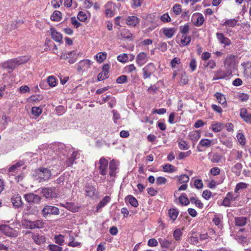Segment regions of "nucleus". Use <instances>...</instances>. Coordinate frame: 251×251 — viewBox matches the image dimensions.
I'll use <instances>...</instances> for the list:
<instances>
[{
  "label": "nucleus",
  "instance_id": "f257e3e1",
  "mask_svg": "<svg viewBox=\"0 0 251 251\" xmlns=\"http://www.w3.org/2000/svg\"><path fill=\"white\" fill-rule=\"evenodd\" d=\"M29 58L28 56H19L8 60L2 63L1 66L3 69L8 70L9 72H12L17 66L26 63Z\"/></svg>",
  "mask_w": 251,
  "mask_h": 251
},
{
  "label": "nucleus",
  "instance_id": "f03ea898",
  "mask_svg": "<svg viewBox=\"0 0 251 251\" xmlns=\"http://www.w3.org/2000/svg\"><path fill=\"white\" fill-rule=\"evenodd\" d=\"M51 174L50 170L41 167L36 171V180L39 182H43L50 179Z\"/></svg>",
  "mask_w": 251,
  "mask_h": 251
},
{
  "label": "nucleus",
  "instance_id": "7ed1b4c3",
  "mask_svg": "<svg viewBox=\"0 0 251 251\" xmlns=\"http://www.w3.org/2000/svg\"><path fill=\"white\" fill-rule=\"evenodd\" d=\"M42 196L47 199L51 200L58 197L57 191L55 187H43L40 189Z\"/></svg>",
  "mask_w": 251,
  "mask_h": 251
},
{
  "label": "nucleus",
  "instance_id": "20e7f679",
  "mask_svg": "<svg viewBox=\"0 0 251 251\" xmlns=\"http://www.w3.org/2000/svg\"><path fill=\"white\" fill-rule=\"evenodd\" d=\"M24 197L26 201L30 205L39 204L42 200L41 196L33 193L25 194Z\"/></svg>",
  "mask_w": 251,
  "mask_h": 251
},
{
  "label": "nucleus",
  "instance_id": "39448f33",
  "mask_svg": "<svg viewBox=\"0 0 251 251\" xmlns=\"http://www.w3.org/2000/svg\"><path fill=\"white\" fill-rule=\"evenodd\" d=\"M43 217L47 218L48 215H58L60 214V211L58 207L54 206L46 205L41 211Z\"/></svg>",
  "mask_w": 251,
  "mask_h": 251
},
{
  "label": "nucleus",
  "instance_id": "423d86ee",
  "mask_svg": "<svg viewBox=\"0 0 251 251\" xmlns=\"http://www.w3.org/2000/svg\"><path fill=\"white\" fill-rule=\"evenodd\" d=\"M0 230L5 235L9 237H16L18 236L17 231L13 228L6 225H0Z\"/></svg>",
  "mask_w": 251,
  "mask_h": 251
},
{
  "label": "nucleus",
  "instance_id": "0eeeda50",
  "mask_svg": "<svg viewBox=\"0 0 251 251\" xmlns=\"http://www.w3.org/2000/svg\"><path fill=\"white\" fill-rule=\"evenodd\" d=\"M117 6L116 4L112 1L108 2L105 5V14L107 17H112L114 15L115 11L116 10Z\"/></svg>",
  "mask_w": 251,
  "mask_h": 251
},
{
  "label": "nucleus",
  "instance_id": "6e6552de",
  "mask_svg": "<svg viewBox=\"0 0 251 251\" xmlns=\"http://www.w3.org/2000/svg\"><path fill=\"white\" fill-rule=\"evenodd\" d=\"M100 166L99 169L100 170V173L102 175L105 176L107 174V170L108 164V161L103 157L100 158L99 160Z\"/></svg>",
  "mask_w": 251,
  "mask_h": 251
},
{
  "label": "nucleus",
  "instance_id": "1a4fd4ad",
  "mask_svg": "<svg viewBox=\"0 0 251 251\" xmlns=\"http://www.w3.org/2000/svg\"><path fill=\"white\" fill-rule=\"evenodd\" d=\"M155 67L153 63H151L147 65L143 69L144 79L150 77Z\"/></svg>",
  "mask_w": 251,
  "mask_h": 251
},
{
  "label": "nucleus",
  "instance_id": "9d476101",
  "mask_svg": "<svg viewBox=\"0 0 251 251\" xmlns=\"http://www.w3.org/2000/svg\"><path fill=\"white\" fill-rule=\"evenodd\" d=\"M159 242L161 246L163 248L170 249V250L173 251L175 249V246H173V241L168 240L165 239H159Z\"/></svg>",
  "mask_w": 251,
  "mask_h": 251
},
{
  "label": "nucleus",
  "instance_id": "9b49d317",
  "mask_svg": "<svg viewBox=\"0 0 251 251\" xmlns=\"http://www.w3.org/2000/svg\"><path fill=\"white\" fill-rule=\"evenodd\" d=\"M147 61V54L144 52H140L136 57V62L139 66H142Z\"/></svg>",
  "mask_w": 251,
  "mask_h": 251
},
{
  "label": "nucleus",
  "instance_id": "f8f14e48",
  "mask_svg": "<svg viewBox=\"0 0 251 251\" xmlns=\"http://www.w3.org/2000/svg\"><path fill=\"white\" fill-rule=\"evenodd\" d=\"M216 37L221 44L229 46L231 43L230 40L228 38L225 37L222 33L217 32L216 33Z\"/></svg>",
  "mask_w": 251,
  "mask_h": 251
},
{
  "label": "nucleus",
  "instance_id": "ddd939ff",
  "mask_svg": "<svg viewBox=\"0 0 251 251\" xmlns=\"http://www.w3.org/2000/svg\"><path fill=\"white\" fill-rule=\"evenodd\" d=\"M212 141L208 139H201L198 147L197 149L199 151H202L203 150L201 149V147H205V148H209L212 145Z\"/></svg>",
  "mask_w": 251,
  "mask_h": 251
},
{
  "label": "nucleus",
  "instance_id": "4468645a",
  "mask_svg": "<svg viewBox=\"0 0 251 251\" xmlns=\"http://www.w3.org/2000/svg\"><path fill=\"white\" fill-rule=\"evenodd\" d=\"M240 115L246 123L251 124V114L248 113L246 108L241 109Z\"/></svg>",
  "mask_w": 251,
  "mask_h": 251
},
{
  "label": "nucleus",
  "instance_id": "2eb2a0df",
  "mask_svg": "<svg viewBox=\"0 0 251 251\" xmlns=\"http://www.w3.org/2000/svg\"><path fill=\"white\" fill-rule=\"evenodd\" d=\"M11 202L16 207H20L23 205L21 197L19 194H15L11 198Z\"/></svg>",
  "mask_w": 251,
  "mask_h": 251
},
{
  "label": "nucleus",
  "instance_id": "dca6fc26",
  "mask_svg": "<svg viewBox=\"0 0 251 251\" xmlns=\"http://www.w3.org/2000/svg\"><path fill=\"white\" fill-rule=\"evenodd\" d=\"M91 61L90 60L85 59L80 61L77 65V70L80 71L83 69H88L91 65Z\"/></svg>",
  "mask_w": 251,
  "mask_h": 251
},
{
  "label": "nucleus",
  "instance_id": "f3484780",
  "mask_svg": "<svg viewBox=\"0 0 251 251\" xmlns=\"http://www.w3.org/2000/svg\"><path fill=\"white\" fill-rule=\"evenodd\" d=\"M50 30L52 38L57 42H61L62 41V34L56 31V30L53 28H51Z\"/></svg>",
  "mask_w": 251,
  "mask_h": 251
},
{
  "label": "nucleus",
  "instance_id": "a211bd4d",
  "mask_svg": "<svg viewBox=\"0 0 251 251\" xmlns=\"http://www.w3.org/2000/svg\"><path fill=\"white\" fill-rule=\"evenodd\" d=\"M223 216L221 214H215L213 218L212 221L214 224L219 228H222L223 227L222 221Z\"/></svg>",
  "mask_w": 251,
  "mask_h": 251
},
{
  "label": "nucleus",
  "instance_id": "6ab92c4d",
  "mask_svg": "<svg viewBox=\"0 0 251 251\" xmlns=\"http://www.w3.org/2000/svg\"><path fill=\"white\" fill-rule=\"evenodd\" d=\"M163 33L168 38H171L176 32L175 28L165 27L162 29Z\"/></svg>",
  "mask_w": 251,
  "mask_h": 251
},
{
  "label": "nucleus",
  "instance_id": "aec40b11",
  "mask_svg": "<svg viewBox=\"0 0 251 251\" xmlns=\"http://www.w3.org/2000/svg\"><path fill=\"white\" fill-rule=\"evenodd\" d=\"M196 17H197V21L194 23V25L197 26H201L204 21L203 15L200 13H198L194 14L192 16V18L194 19Z\"/></svg>",
  "mask_w": 251,
  "mask_h": 251
},
{
  "label": "nucleus",
  "instance_id": "412c9836",
  "mask_svg": "<svg viewBox=\"0 0 251 251\" xmlns=\"http://www.w3.org/2000/svg\"><path fill=\"white\" fill-rule=\"evenodd\" d=\"M140 20L136 16H129L126 19L127 24L132 26H135L139 23Z\"/></svg>",
  "mask_w": 251,
  "mask_h": 251
},
{
  "label": "nucleus",
  "instance_id": "4be33fe9",
  "mask_svg": "<svg viewBox=\"0 0 251 251\" xmlns=\"http://www.w3.org/2000/svg\"><path fill=\"white\" fill-rule=\"evenodd\" d=\"M236 226H243L247 224V218L244 217H236L234 218Z\"/></svg>",
  "mask_w": 251,
  "mask_h": 251
},
{
  "label": "nucleus",
  "instance_id": "5701e85b",
  "mask_svg": "<svg viewBox=\"0 0 251 251\" xmlns=\"http://www.w3.org/2000/svg\"><path fill=\"white\" fill-rule=\"evenodd\" d=\"M126 202H128L129 203L134 207L138 206V201L137 199L132 195H128L125 198Z\"/></svg>",
  "mask_w": 251,
  "mask_h": 251
},
{
  "label": "nucleus",
  "instance_id": "b1692460",
  "mask_svg": "<svg viewBox=\"0 0 251 251\" xmlns=\"http://www.w3.org/2000/svg\"><path fill=\"white\" fill-rule=\"evenodd\" d=\"M117 165L113 160L109 163V175L111 176H116V171L117 170Z\"/></svg>",
  "mask_w": 251,
  "mask_h": 251
},
{
  "label": "nucleus",
  "instance_id": "393cba45",
  "mask_svg": "<svg viewBox=\"0 0 251 251\" xmlns=\"http://www.w3.org/2000/svg\"><path fill=\"white\" fill-rule=\"evenodd\" d=\"M32 238L34 242L38 245H40L45 241V238L43 236H40L38 234H33Z\"/></svg>",
  "mask_w": 251,
  "mask_h": 251
},
{
  "label": "nucleus",
  "instance_id": "a878e982",
  "mask_svg": "<svg viewBox=\"0 0 251 251\" xmlns=\"http://www.w3.org/2000/svg\"><path fill=\"white\" fill-rule=\"evenodd\" d=\"M248 187V184L244 182H239L237 183L235 186L234 190L236 194H239L243 190L246 189Z\"/></svg>",
  "mask_w": 251,
  "mask_h": 251
},
{
  "label": "nucleus",
  "instance_id": "bb28decb",
  "mask_svg": "<svg viewBox=\"0 0 251 251\" xmlns=\"http://www.w3.org/2000/svg\"><path fill=\"white\" fill-rule=\"evenodd\" d=\"M110 197L108 196L104 197L101 201H100L97 206V210L98 211L105 205H106L110 201Z\"/></svg>",
  "mask_w": 251,
  "mask_h": 251
},
{
  "label": "nucleus",
  "instance_id": "cd10ccee",
  "mask_svg": "<svg viewBox=\"0 0 251 251\" xmlns=\"http://www.w3.org/2000/svg\"><path fill=\"white\" fill-rule=\"evenodd\" d=\"M96 189L92 186L87 185L85 187V192L87 195L90 197H93L95 195Z\"/></svg>",
  "mask_w": 251,
  "mask_h": 251
},
{
  "label": "nucleus",
  "instance_id": "c85d7f7f",
  "mask_svg": "<svg viewBox=\"0 0 251 251\" xmlns=\"http://www.w3.org/2000/svg\"><path fill=\"white\" fill-rule=\"evenodd\" d=\"M189 137L192 141H197L201 137V132L199 130L193 131L190 132Z\"/></svg>",
  "mask_w": 251,
  "mask_h": 251
},
{
  "label": "nucleus",
  "instance_id": "c756f323",
  "mask_svg": "<svg viewBox=\"0 0 251 251\" xmlns=\"http://www.w3.org/2000/svg\"><path fill=\"white\" fill-rule=\"evenodd\" d=\"M211 126L212 130L215 132H219L224 128L223 125L218 122H214Z\"/></svg>",
  "mask_w": 251,
  "mask_h": 251
},
{
  "label": "nucleus",
  "instance_id": "7c9ffc66",
  "mask_svg": "<svg viewBox=\"0 0 251 251\" xmlns=\"http://www.w3.org/2000/svg\"><path fill=\"white\" fill-rule=\"evenodd\" d=\"M227 76L226 74L223 71L220 70L215 72V76L213 78L214 80L219 79H223Z\"/></svg>",
  "mask_w": 251,
  "mask_h": 251
},
{
  "label": "nucleus",
  "instance_id": "2f4dec72",
  "mask_svg": "<svg viewBox=\"0 0 251 251\" xmlns=\"http://www.w3.org/2000/svg\"><path fill=\"white\" fill-rule=\"evenodd\" d=\"M178 211L176 209H170L168 211L169 217L173 221L176 220L178 215Z\"/></svg>",
  "mask_w": 251,
  "mask_h": 251
},
{
  "label": "nucleus",
  "instance_id": "473e14b6",
  "mask_svg": "<svg viewBox=\"0 0 251 251\" xmlns=\"http://www.w3.org/2000/svg\"><path fill=\"white\" fill-rule=\"evenodd\" d=\"M163 170L165 172L173 173L176 171V168L173 165L167 164L163 166Z\"/></svg>",
  "mask_w": 251,
  "mask_h": 251
},
{
  "label": "nucleus",
  "instance_id": "72a5a7b5",
  "mask_svg": "<svg viewBox=\"0 0 251 251\" xmlns=\"http://www.w3.org/2000/svg\"><path fill=\"white\" fill-rule=\"evenodd\" d=\"M69 56L68 62L70 64H73L75 62L77 56L75 51H69Z\"/></svg>",
  "mask_w": 251,
  "mask_h": 251
},
{
  "label": "nucleus",
  "instance_id": "f704fd0d",
  "mask_svg": "<svg viewBox=\"0 0 251 251\" xmlns=\"http://www.w3.org/2000/svg\"><path fill=\"white\" fill-rule=\"evenodd\" d=\"M61 13L59 11H55L50 17V19L53 21H59L61 18Z\"/></svg>",
  "mask_w": 251,
  "mask_h": 251
},
{
  "label": "nucleus",
  "instance_id": "c9c22d12",
  "mask_svg": "<svg viewBox=\"0 0 251 251\" xmlns=\"http://www.w3.org/2000/svg\"><path fill=\"white\" fill-rule=\"evenodd\" d=\"M185 193H182L179 197V201L182 205H187L189 204L190 201L185 196Z\"/></svg>",
  "mask_w": 251,
  "mask_h": 251
},
{
  "label": "nucleus",
  "instance_id": "e433bc0d",
  "mask_svg": "<svg viewBox=\"0 0 251 251\" xmlns=\"http://www.w3.org/2000/svg\"><path fill=\"white\" fill-rule=\"evenodd\" d=\"M77 153L76 152H73L71 155V156L66 161V165L70 166L72 165L76 158Z\"/></svg>",
  "mask_w": 251,
  "mask_h": 251
},
{
  "label": "nucleus",
  "instance_id": "4c0bfd02",
  "mask_svg": "<svg viewBox=\"0 0 251 251\" xmlns=\"http://www.w3.org/2000/svg\"><path fill=\"white\" fill-rule=\"evenodd\" d=\"M238 21L235 19L227 20L223 24V25L229 27H234L237 25Z\"/></svg>",
  "mask_w": 251,
  "mask_h": 251
},
{
  "label": "nucleus",
  "instance_id": "58836bf2",
  "mask_svg": "<svg viewBox=\"0 0 251 251\" xmlns=\"http://www.w3.org/2000/svg\"><path fill=\"white\" fill-rule=\"evenodd\" d=\"M24 164V162L23 161H20L16 163L15 164L12 165L9 168V172H14L16 171L19 168L21 167Z\"/></svg>",
  "mask_w": 251,
  "mask_h": 251
},
{
  "label": "nucleus",
  "instance_id": "ea45409f",
  "mask_svg": "<svg viewBox=\"0 0 251 251\" xmlns=\"http://www.w3.org/2000/svg\"><path fill=\"white\" fill-rule=\"evenodd\" d=\"M215 96L220 104H224L226 103V98L225 96L221 93L217 92L215 93Z\"/></svg>",
  "mask_w": 251,
  "mask_h": 251
},
{
  "label": "nucleus",
  "instance_id": "a19ab883",
  "mask_svg": "<svg viewBox=\"0 0 251 251\" xmlns=\"http://www.w3.org/2000/svg\"><path fill=\"white\" fill-rule=\"evenodd\" d=\"M180 83L183 85L186 84L188 82V77L185 72H182L180 74Z\"/></svg>",
  "mask_w": 251,
  "mask_h": 251
},
{
  "label": "nucleus",
  "instance_id": "79ce46f5",
  "mask_svg": "<svg viewBox=\"0 0 251 251\" xmlns=\"http://www.w3.org/2000/svg\"><path fill=\"white\" fill-rule=\"evenodd\" d=\"M191 40V37L186 35H183L181 39V43L183 46L188 45Z\"/></svg>",
  "mask_w": 251,
  "mask_h": 251
},
{
  "label": "nucleus",
  "instance_id": "37998d69",
  "mask_svg": "<svg viewBox=\"0 0 251 251\" xmlns=\"http://www.w3.org/2000/svg\"><path fill=\"white\" fill-rule=\"evenodd\" d=\"M182 235V232L179 229H176L174 231L173 236L176 241H179Z\"/></svg>",
  "mask_w": 251,
  "mask_h": 251
},
{
  "label": "nucleus",
  "instance_id": "c03bdc74",
  "mask_svg": "<svg viewBox=\"0 0 251 251\" xmlns=\"http://www.w3.org/2000/svg\"><path fill=\"white\" fill-rule=\"evenodd\" d=\"M106 52H99L96 55V59L100 63L102 62L106 58Z\"/></svg>",
  "mask_w": 251,
  "mask_h": 251
},
{
  "label": "nucleus",
  "instance_id": "a18cd8bd",
  "mask_svg": "<svg viewBox=\"0 0 251 251\" xmlns=\"http://www.w3.org/2000/svg\"><path fill=\"white\" fill-rule=\"evenodd\" d=\"M47 82L48 84L51 87L55 86L57 83L55 77L52 75L49 76L48 77Z\"/></svg>",
  "mask_w": 251,
  "mask_h": 251
},
{
  "label": "nucleus",
  "instance_id": "49530a36",
  "mask_svg": "<svg viewBox=\"0 0 251 251\" xmlns=\"http://www.w3.org/2000/svg\"><path fill=\"white\" fill-rule=\"evenodd\" d=\"M42 112V109L39 107H33L31 109V113L35 116L38 117Z\"/></svg>",
  "mask_w": 251,
  "mask_h": 251
},
{
  "label": "nucleus",
  "instance_id": "de8ad7c7",
  "mask_svg": "<svg viewBox=\"0 0 251 251\" xmlns=\"http://www.w3.org/2000/svg\"><path fill=\"white\" fill-rule=\"evenodd\" d=\"M121 35L123 38H126V39H131V38L132 37V34L126 29H124L122 31Z\"/></svg>",
  "mask_w": 251,
  "mask_h": 251
},
{
  "label": "nucleus",
  "instance_id": "09e8293b",
  "mask_svg": "<svg viewBox=\"0 0 251 251\" xmlns=\"http://www.w3.org/2000/svg\"><path fill=\"white\" fill-rule=\"evenodd\" d=\"M189 29H190V27L188 24H186L183 26H180L179 27L180 32L183 35H186L187 33H188L189 31Z\"/></svg>",
  "mask_w": 251,
  "mask_h": 251
},
{
  "label": "nucleus",
  "instance_id": "8fccbe9b",
  "mask_svg": "<svg viewBox=\"0 0 251 251\" xmlns=\"http://www.w3.org/2000/svg\"><path fill=\"white\" fill-rule=\"evenodd\" d=\"M178 146L180 150H186L189 148L188 143L184 140H181L178 143Z\"/></svg>",
  "mask_w": 251,
  "mask_h": 251
},
{
  "label": "nucleus",
  "instance_id": "3c124183",
  "mask_svg": "<svg viewBox=\"0 0 251 251\" xmlns=\"http://www.w3.org/2000/svg\"><path fill=\"white\" fill-rule=\"evenodd\" d=\"M178 180L179 183H186L189 181V177L186 175H182L178 177Z\"/></svg>",
  "mask_w": 251,
  "mask_h": 251
},
{
  "label": "nucleus",
  "instance_id": "603ef678",
  "mask_svg": "<svg viewBox=\"0 0 251 251\" xmlns=\"http://www.w3.org/2000/svg\"><path fill=\"white\" fill-rule=\"evenodd\" d=\"M242 168V165L240 163H237L232 168L233 171L236 174L239 175Z\"/></svg>",
  "mask_w": 251,
  "mask_h": 251
},
{
  "label": "nucleus",
  "instance_id": "864d4df0",
  "mask_svg": "<svg viewBox=\"0 0 251 251\" xmlns=\"http://www.w3.org/2000/svg\"><path fill=\"white\" fill-rule=\"evenodd\" d=\"M54 239L55 240V243L60 246L62 245L64 242V236L61 234L55 235Z\"/></svg>",
  "mask_w": 251,
  "mask_h": 251
},
{
  "label": "nucleus",
  "instance_id": "5fc2aeb1",
  "mask_svg": "<svg viewBox=\"0 0 251 251\" xmlns=\"http://www.w3.org/2000/svg\"><path fill=\"white\" fill-rule=\"evenodd\" d=\"M127 81V77L126 75H122L117 77L116 82L119 84L125 83Z\"/></svg>",
  "mask_w": 251,
  "mask_h": 251
},
{
  "label": "nucleus",
  "instance_id": "6e6d98bb",
  "mask_svg": "<svg viewBox=\"0 0 251 251\" xmlns=\"http://www.w3.org/2000/svg\"><path fill=\"white\" fill-rule=\"evenodd\" d=\"M239 195L236 194L235 196H234L233 194L231 192H228L226 195V197L228 198L229 200L231 201H235L237 199L239 198Z\"/></svg>",
  "mask_w": 251,
  "mask_h": 251
},
{
  "label": "nucleus",
  "instance_id": "4d7b16f0",
  "mask_svg": "<svg viewBox=\"0 0 251 251\" xmlns=\"http://www.w3.org/2000/svg\"><path fill=\"white\" fill-rule=\"evenodd\" d=\"M237 137L238 139V142L240 144L243 146L245 145L246 144V139L245 138L244 135L241 133H238L237 135Z\"/></svg>",
  "mask_w": 251,
  "mask_h": 251
},
{
  "label": "nucleus",
  "instance_id": "13d9d810",
  "mask_svg": "<svg viewBox=\"0 0 251 251\" xmlns=\"http://www.w3.org/2000/svg\"><path fill=\"white\" fill-rule=\"evenodd\" d=\"M77 17V19L80 22H85L87 19V17L86 14L82 11H80L78 12Z\"/></svg>",
  "mask_w": 251,
  "mask_h": 251
},
{
  "label": "nucleus",
  "instance_id": "bf43d9fd",
  "mask_svg": "<svg viewBox=\"0 0 251 251\" xmlns=\"http://www.w3.org/2000/svg\"><path fill=\"white\" fill-rule=\"evenodd\" d=\"M173 10L176 15H179L181 12V6L179 4L176 3L174 5Z\"/></svg>",
  "mask_w": 251,
  "mask_h": 251
},
{
  "label": "nucleus",
  "instance_id": "052dcab7",
  "mask_svg": "<svg viewBox=\"0 0 251 251\" xmlns=\"http://www.w3.org/2000/svg\"><path fill=\"white\" fill-rule=\"evenodd\" d=\"M117 60L120 62H126L128 60V56L126 53L120 54L117 57Z\"/></svg>",
  "mask_w": 251,
  "mask_h": 251
},
{
  "label": "nucleus",
  "instance_id": "680f3d73",
  "mask_svg": "<svg viewBox=\"0 0 251 251\" xmlns=\"http://www.w3.org/2000/svg\"><path fill=\"white\" fill-rule=\"evenodd\" d=\"M48 249L50 251H62V248L55 245H50Z\"/></svg>",
  "mask_w": 251,
  "mask_h": 251
},
{
  "label": "nucleus",
  "instance_id": "e2e57ef3",
  "mask_svg": "<svg viewBox=\"0 0 251 251\" xmlns=\"http://www.w3.org/2000/svg\"><path fill=\"white\" fill-rule=\"evenodd\" d=\"M191 153V151H189L187 152H180L178 157H177V159L181 160L183 159L184 158L188 156Z\"/></svg>",
  "mask_w": 251,
  "mask_h": 251
},
{
  "label": "nucleus",
  "instance_id": "0e129e2a",
  "mask_svg": "<svg viewBox=\"0 0 251 251\" xmlns=\"http://www.w3.org/2000/svg\"><path fill=\"white\" fill-rule=\"evenodd\" d=\"M160 19L164 23H168L171 21V19L168 13L163 14L161 16Z\"/></svg>",
  "mask_w": 251,
  "mask_h": 251
},
{
  "label": "nucleus",
  "instance_id": "69168bd1",
  "mask_svg": "<svg viewBox=\"0 0 251 251\" xmlns=\"http://www.w3.org/2000/svg\"><path fill=\"white\" fill-rule=\"evenodd\" d=\"M194 186L198 189H201L203 187L202 180L200 179H196L194 181Z\"/></svg>",
  "mask_w": 251,
  "mask_h": 251
},
{
  "label": "nucleus",
  "instance_id": "338daca9",
  "mask_svg": "<svg viewBox=\"0 0 251 251\" xmlns=\"http://www.w3.org/2000/svg\"><path fill=\"white\" fill-rule=\"evenodd\" d=\"M51 4L54 8H57L62 4V0H52Z\"/></svg>",
  "mask_w": 251,
  "mask_h": 251
},
{
  "label": "nucleus",
  "instance_id": "774afa93",
  "mask_svg": "<svg viewBox=\"0 0 251 251\" xmlns=\"http://www.w3.org/2000/svg\"><path fill=\"white\" fill-rule=\"evenodd\" d=\"M166 182H167V179L164 177L159 176L156 178V183L158 185L165 184L166 183Z\"/></svg>",
  "mask_w": 251,
  "mask_h": 251
}]
</instances>
